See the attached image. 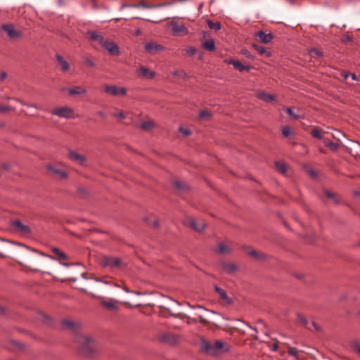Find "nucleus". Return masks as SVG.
Returning a JSON list of instances; mask_svg holds the SVG:
<instances>
[{
    "instance_id": "7c9ffc66",
    "label": "nucleus",
    "mask_w": 360,
    "mask_h": 360,
    "mask_svg": "<svg viewBox=\"0 0 360 360\" xmlns=\"http://www.w3.org/2000/svg\"><path fill=\"white\" fill-rule=\"evenodd\" d=\"M275 166L276 169L283 174H285L287 172V165L284 162H276Z\"/></svg>"
},
{
    "instance_id": "3c124183",
    "label": "nucleus",
    "mask_w": 360,
    "mask_h": 360,
    "mask_svg": "<svg viewBox=\"0 0 360 360\" xmlns=\"http://www.w3.org/2000/svg\"><path fill=\"white\" fill-rule=\"evenodd\" d=\"M353 348L354 351L360 356V345L359 343H354Z\"/></svg>"
},
{
    "instance_id": "09e8293b",
    "label": "nucleus",
    "mask_w": 360,
    "mask_h": 360,
    "mask_svg": "<svg viewBox=\"0 0 360 360\" xmlns=\"http://www.w3.org/2000/svg\"><path fill=\"white\" fill-rule=\"evenodd\" d=\"M179 131H181L184 136H188L191 134V131L189 129L183 127L179 128Z\"/></svg>"
},
{
    "instance_id": "0eeeda50",
    "label": "nucleus",
    "mask_w": 360,
    "mask_h": 360,
    "mask_svg": "<svg viewBox=\"0 0 360 360\" xmlns=\"http://www.w3.org/2000/svg\"><path fill=\"white\" fill-rule=\"evenodd\" d=\"M103 89L105 92L112 96H125L127 89L124 87H117L115 85H104Z\"/></svg>"
},
{
    "instance_id": "473e14b6",
    "label": "nucleus",
    "mask_w": 360,
    "mask_h": 360,
    "mask_svg": "<svg viewBox=\"0 0 360 360\" xmlns=\"http://www.w3.org/2000/svg\"><path fill=\"white\" fill-rule=\"evenodd\" d=\"M309 55L311 58H321L323 56V53L316 49H311L309 50Z\"/></svg>"
},
{
    "instance_id": "de8ad7c7",
    "label": "nucleus",
    "mask_w": 360,
    "mask_h": 360,
    "mask_svg": "<svg viewBox=\"0 0 360 360\" xmlns=\"http://www.w3.org/2000/svg\"><path fill=\"white\" fill-rule=\"evenodd\" d=\"M210 116V112L207 110H202L200 112V118L209 117Z\"/></svg>"
},
{
    "instance_id": "a878e982",
    "label": "nucleus",
    "mask_w": 360,
    "mask_h": 360,
    "mask_svg": "<svg viewBox=\"0 0 360 360\" xmlns=\"http://www.w3.org/2000/svg\"><path fill=\"white\" fill-rule=\"evenodd\" d=\"M215 291L219 294L220 298L228 303H231V300L226 295V292L224 290L220 288L219 287H215Z\"/></svg>"
},
{
    "instance_id": "49530a36",
    "label": "nucleus",
    "mask_w": 360,
    "mask_h": 360,
    "mask_svg": "<svg viewBox=\"0 0 360 360\" xmlns=\"http://www.w3.org/2000/svg\"><path fill=\"white\" fill-rule=\"evenodd\" d=\"M285 112H286L289 115L292 116V117H294L295 119H298V118H300V117H299L298 115H295V114L292 112V109H291L290 108H285Z\"/></svg>"
},
{
    "instance_id": "a211bd4d",
    "label": "nucleus",
    "mask_w": 360,
    "mask_h": 360,
    "mask_svg": "<svg viewBox=\"0 0 360 360\" xmlns=\"http://www.w3.org/2000/svg\"><path fill=\"white\" fill-rule=\"evenodd\" d=\"M256 36L258 37L261 42L264 44L269 43L274 38V36L271 33L266 34L263 31L258 32Z\"/></svg>"
},
{
    "instance_id": "423d86ee",
    "label": "nucleus",
    "mask_w": 360,
    "mask_h": 360,
    "mask_svg": "<svg viewBox=\"0 0 360 360\" xmlns=\"http://www.w3.org/2000/svg\"><path fill=\"white\" fill-rule=\"evenodd\" d=\"M1 30L5 32L8 37L12 39H15L20 37L22 33L19 30L15 28L13 24L8 23L1 26Z\"/></svg>"
},
{
    "instance_id": "cd10ccee",
    "label": "nucleus",
    "mask_w": 360,
    "mask_h": 360,
    "mask_svg": "<svg viewBox=\"0 0 360 360\" xmlns=\"http://www.w3.org/2000/svg\"><path fill=\"white\" fill-rule=\"evenodd\" d=\"M324 134V131L320 129H319L318 127H314L311 131V135L316 138V139H323V134Z\"/></svg>"
},
{
    "instance_id": "8fccbe9b",
    "label": "nucleus",
    "mask_w": 360,
    "mask_h": 360,
    "mask_svg": "<svg viewBox=\"0 0 360 360\" xmlns=\"http://www.w3.org/2000/svg\"><path fill=\"white\" fill-rule=\"evenodd\" d=\"M122 289H123L127 293H134V294H136V295H141V292H137V291H132V290H130L127 286L124 285L122 287Z\"/></svg>"
},
{
    "instance_id": "ddd939ff",
    "label": "nucleus",
    "mask_w": 360,
    "mask_h": 360,
    "mask_svg": "<svg viewBox=\"0 0 360 360\" xmlns=\"http://www.w3.org/2000/svg\"><path fill=\"white\" fill-rule=\"evenodd\" d=\"M224 62L229 65H232L235 69L239 70L240 72L243 71H249L251 69V66L244 65L239 60L234 59H226Z\"/></svg>"
},
{
    "instance_id": "ea45409f",
    "label": "nucleus",
    "mask_w": 360,
    "mask_h": 360,
    "mask_svg": "<svg viewBox=\"0 0 360 360\" xmlns=\"http://www.w3.org/2000/svg\"><path fill=\"white\" fill-rule=\"evenodd\" d=\"M153 124L151 122H144L141 123V127L144 130H149L153 127Z\"/></svg>"
},
{
    "instance_id": "6e6d98bb",
    "label": "nucleus",
    "mask_w": 360,
    "mask_h": 360,
    "mask_svg": "<svg viewBox=\"0 0 360 360\" xmlns=\"http://www.w3.org/2000/svg\"><path fill=\"white\" fill-rule=\"evenodd\" d=\"M269 347H271V349L274 352H276L278 350V344L277 343H274L272 344L271 345H269Z\"/></svg>"
},
{
    "instance_id": "c03bdc74",
    "label": "nucleus",
    "mask_w": 360,
    "mask_h": 360,
    "mask_svg": "<svg viewBox=\"0 0 360 360\" xmlns=\"http://www.w3.org/2000/svg\"><path fill=\"white\" fill-rule=\"evenodd\" d=\"M291 130L290 127L285 126L282 129V134L285 137H288L290 134Z\"/></svg>"
},
{
    "instance_id": "c85d7f7f",
    "label": "nucleus",
    "mask_w": 360,
    "mask_h": 360,
    "mask_svg": "<svg viewBox=\"0 0 360 360\" xmlns=\"http://www.w3.org/2000/svg\"><path fill=\"white\" fill-rule=\"evenodd\" d=\"M207 24L210 29L213 30L214 31H219V30H221V27L220 22L218 21L213 22L212 20H208L207 21Z\"/></svg>"
},
{
    "instance_id": "c9c22d12",
    "label": "nucleus",
    "mask_w": 360,
    "mask_h": 360,
    "mask_svg": "<svg viewBox=\"0 0 360 360\" xmlns=\"http://www.w3.org/2000/svg\"><path fill=\"white\" fill-rule=\"evenodd\" d=\"M15 108L9 106L0 104V112L5 113L8 111H14Z\"/></svg>"
},
{
    "instance_id": "338daca9",
    "label": "nucleus",
    "mask_w": 360,
    "mask_h": 360,
    "mask_svg": "<svg viewBox=\"0 0 360 360\" xmlns=\"http://www.w3.org/2000/svg\"><path fill=\"white\" fill-rule=\"evenodd\" d=\"M350 76L353 80H357V77L355 74H350Z\"/></svg>"
},
{
    "instance_id": "20e7f679",
    "label": "nucleus",
    "mask_w": 360,
    "mask_h": 360,
    "mask_svg": "<svg viewBox=\"0 0 360 360\" xmlns=\"http://www.w3.org/2000/svg\"><path fill=\"white\" fill-rule=\"evenodd\" d=\"M51 113L60 118L70 119L75 117L74 110L68 106L56 108L51 111Z\"/></svg>"
},
{
    "instance_id": "9b49d317",
    "label": "nucleus",
    "mask_w": 360,
    "mask_h": 360,
    "mask_svg": "<svg viewBox=\"0 0 360 360\" xmlns=\"http://www.w3.org/2000/svg\"><path fill=\"white\" fill-rule=\"evenodd\" d=\"M172 5L171 2H167L165 4H158L155 5H147L143 3L138 4H122L121 6V9H123L125 7H129V8H159L164 6H169Z\"/></svg>"
},
{
    "instance_id": "dca6fc26",
    "label": "nucleus",
    "mask_w": 360,
    "mask_h": 360,
    "mask_svg": "<svg viewBox=\"0 0 360 360\" xmlns=\"http://www.w3.org/2000/svg\"><path fill=\"white\" fill-rule=\"evenodd\" d=\"M100 299L101 303L103 307L109 310H116L118 309L117 303L118 301L114 299H111L110 300H105L102 297H98Z\"/></svg>"
},
{
    "instance_id": "5701e85b",
    "label": "nucleus",
    "mask_w": 360,
    "mask_h": 360,
    "mask_svg": "<svg viewBox=\"0 0 360 360\" xmlns=\"http://www.w3.org/2000/svg\"><path fill=\"white\" fill-rule=\"evenodd\" d=\"M258 98L267 103H270L276 99L274 95L268 94L264 92L259 93Z\"/></svg>"
},
{
    "instance_id": "39448f33",
    "label": "nucleus",
    "mask_w": 360,
    "mask_h": 360,
    "mask_svg": "<svg viewBox=\"0 0 360 360\" xmlns=\"http://www.w3.org/2000/svg\"><path fill=\"white\" fill-rule=\"evenodd\" d=\"M19 246H21L25 248V252H23V255L27 259V260L31 263L36 262V256L37 255H42L45 257H49L46 254H44L39 250H37L35 249L31 248L25 245H23L22 243H17Z\"/></svg>"
},
{
    "instance_id": "a18cd8bd",
    "label": "nucleus",
    "mask_w": 360,
    "mask_h": 360,
    "mask_svg": "<svg viewBox=\"0 0 360 360\" xmlns=\"http://www.w3.org/2000/svg\"><path fill=\"white\" fill-rule=\"evenodd\" d=\"M84 62L87 66L91 68H94L96 65L95 63L89 58H85Z\"/></svg>"
},
{
    "instance_id": "393cba45",
    "label": "nucleus",
    "mask_w": 360,
    "mask_h": 360,
    "mask_svg": "<svg viewBox=\"0 0 360 360\" xmlns=\"http://www.w3.org/2000/svg\"><path fill=\"white\" fill-rule=\"evenodd\" d=\"M202 47L207 51H214L215 50V44L214 40L208 39L203 42Z\"/></svg>"
},
{
    "instance_id": "bf43d9fd",
    "label": "nucleus",
    "mask_w": 360,
    "mask_h": 360,
    "mask_svg": "<svg viewBox=\"0 0 360 360\" xmlns=\"http://www.w3.org/2000/svg\"><path fill=\"white\" fill-rule=\"evenodd\" d=\"M309 174L312 177H316V174L315 171H314L313 169H309Z\"/></svg>"
},
{
    "instance_id": "4be33fe9",
    "label": "nucleus",
    "mask_w": 360,
    "mask_h": 360,
    "mask_svg": "<svg viewBox=\"0 0 360 360\" xmlns=\"http://www.w3.org/2000/svg\"><path fill=\"white\" fill-rule=\"evenodd\" d=\"M56 59L58 62V63L60 65V68L62 71L66 72L68 71L70 69V65L68 61H66L61 56L56 55Z\"/></svg>"
},
{
    "instance_id": "9d476101",
    "label": "nucleus",
    "mask_w": 360,
    "mask_h": 360,
    "mask_svg": "<svg viewBox=\"0 0 360 360\" xmlns=\"http://www.w3.org/2000/svg\"><path fill=\"white\" fill-rule=\"evenodd\" d=\"M170 26L172 32L176 34L186 36L188 34V30L184 24H179L175 21H172Z\"/></svg>"
},
{
    "instance_id": "f704fd0d",
    "label": "nucleus",
    "mask_w": 360,
    "mask_h": 360,
    "mask_svg": "<svg viewBox=\"0 0 360 360\" xmlns=\"http://www.w3.org/2000/svg\"><path fill=\"white\" fill-rule=\"evenodd\" d=\"M62 324L63 326L70 329H74L76 326L75 323L70 320H64L62 321Z\"/></svg>"
},
{
    "instance_id": "f8f14e48",
    "label": "nucleus",
    "mask_w": 360,
    "mask_h": 360,
    "mask_svg": "<svg viewBox=\"0 0 360 360\" xmlns=\"http://www.w3.org/2000/svg\"><path fill=\"white\" fill-rule=\"evenodd\" d=\"M145 51L149 54H155L163 50V46L153 41H150L144 45Z\"/></svg>"
},
{
    "instance_id": "79ce46f5",
    "label": "nucleus",
    "mask_w": 360,
    "mask_h": 360,
    "mask_svg": "<svg viewBox=\"0 0 360 360\" xmlns=\"http://www.w3.org/2000/svg\"><path fill=\"white\" fill-rule=\"evenodd\" d=\"M15 101H16L17 102L20 103L21 105H25V106H28V107H30V108H34L36 109H39V108L35 105V104H31V103H25L20 99H18V98H14Z\"/></svg>"
},
{
    "instance_id": "c756f323",
    "label": "nucleus",
    "mask_w": 360,
    "mask_h": 360,
    "mask_svg": "<svg viewBox=\"0 0 360 360\" xmlns=\"http://www.w3.org/2000/svg\"><path fill=\"white\" fill-rule=\"evenodd\" d=\"M254 49L261 55H266V56H270L271 53L266 51V48L259 45L253 44Z\"/></svg>"
},
{
    "instance_id": "7ed1b4c3",
    "label": "nucleus",
    "mask_w": 360,
    "mask_h": 360,
    "mask_svg": "<svg viewBox=\"0 0 360 360\" xmlns=\"http://www.w3.org/2000/svg\"><path fill=\"white\" fill-rule=\"evenodd\" d=\"M80 345L79 347V353L86 356H91L94 351V342L90 338L82 337L79 340Z\"/></svg>"
},
{
    "instance_id": "69168bd1",
    "label": "nucleus",
    "mask_w": 360,
    "mask_h": 360,
    "mask_svg": "<svg viewBox=\"0 0 360 360\" xmlns=\"http://www.w3.org/2000/svg\"><path fill=\"white\" fill-rule=\"evenodd\" d=\"M2 168H4V169H9V167L10 165L8 164H3L1 165Z\"/></svg>"
},
{
    "instance_id": "72a5a7b5",
    "label": "nucleus",
    "mask_w": 360,
    "mask_h": 360,
    "mask_svg": "<svg viewBox=\"0 0 360 360\" xmlns=\"http://www.w3.org/2000/svg\"><path fill=\"white\" fill-rule=\"evenodd\" d=\"M324 193L327 198L333 200L335 203L337 204L339 202V200L338 199V198L336 197V195L334 193L329 191H325Z\"/></svg>"
},
{
    "instance_id": "aec40b11",
    "label": "nucleus",
    "mask_w": 360,
    "mask_h": 360,
    "mask_svg": "<svg viewBox=\"0 0 360 360\" xmlns=\"http://www.w3.org/2000/svg\"><path fill=\"white\" fill-rule=\"evenodd\" d=\"M68 158L75 162H77L78 163L82 165L85 162V157L81 154L77 153L73 151H70L68 153Z\"/></svg>"
},
{
    "instance_id": "f03ea898",
    "label": "nucleus",
    "mask_w": 360,
    "mask_h": 360,
    "mask_svg": "<svg viewBox=\"0 0 360 360\" xmlns=\"http://www.w3.org/2000/svg\"><path fill=\"white\" fill-rule=\"evenodd\" d=\"M100 264L103 267H108L113 271L120 270L124 267V263L120 258L108 256H103L101 258Z\"/></svg>"
},
{
    "instance_id": "6e6552de",
    "label": "nucleus",
    "mask_w": 360,
    "mask_h": 360,
    "mask_svg": "<svg viewBox=\"0 0 360 360\" xmlns=\"http://www.w3.org/2000/svg\"><path fill=\"white\" fill-rule=\"evenodd\" d=\"M11 226L14 230L21 234H30L31 229L27 225L23 224L20 220H13L11 221Z\"/></svg>"
},
{
    "instance_id": "2f4dec72",
    "label": "nucleus",
    "mask_w": 360,
    "mask_h": 360,
    "mask_svg": "<svg viewBox=\"0 0 360 360\" xmlns=\"http://www.w3.org/2000/svg\"><path fill=\"white\" fill-rule=\"evenodd\" d=\"M231 252L230 248L224 243H220L218 246V252L220 254H227Z\"/></svg>"
},
{
    "instance_id": "37998d69",
    "label": "nucleus",
    "mask_w": 360,
    "mask_h": 360,
    "mask_svg": "<svg viewBox=\"0 0 360 360\" xmlns=\"http://www.w3.org/2000/svg\"><path fill=\"white\" fill-rule=\"evenodd\" d=\"M288 354L292 355V356L297 357L298 351L295 347H290L288 351Z\"/></svg>"
},
{
    "instance_id": "b1692460",
    "label": "nucleus",
    "mask_w": 360,
    "mask_h": 360,
    "mask_svg": "<svg viewBox=\"0 0 360 360\" xmlns=\"http://www.w3.org/2000/svg\"><path fill=\"white\" fill-rule=\"evenodd\" d=\"M223 270L228 274H233L237 269V266L232 263H224L222 265Z\"/></svg>"
},
{
    "instance_id": "6ab92c4d",
    "label": "nucleus",
    "mask_w": 360,
    "mask_h": 360,
    "mask_svg": "<svg viewBox=\"0 0 360 360\" xmlns=\"http://www.w3.org/2000/svg\"><path fill=\"white\" fill-rule=\"evenodd\" d=\"M46 168L49 171L52 172L53 174H57L58 176V177L61 179H67L68 176L67 172H65V171L60 170L59 169H57L56 167H55L53 165H47Z\"/></svg>"
},
{
    "instance_id": "603ef678",
    "label": "nucleus",
    "mask_w": 360,
    "mask_h": 360,
    "mask_svg": "<svg viewBox=\"0 0 360 360\" xmlns=\"http://www.w3.org/2000/svg\"><path fill=\"white\" fill-rule=\"evenodd\" d=\"M115 116L118 117V118H121V119H124L126 117V115L124 112L122 111H120L117 113L115 114Z\"/></svg>"
},
{
    "instance_id": "4c0bfd02",
    "label": "nucleus",
    "mask_w": 360,
    "mask_h": 360,
    "mask_svg": "<svg viewBox=\"0 0 360 360\" xmlns=\"http://www.w3.org/2000/svg\"><path fill=\"white\" fill-rule=\"evenodd\" d=\"M299 321L304 326H305L308 329L311 330L310 326H308V321L307 319L302 315H298Z\"/></svg>"
},
{
    "instance_id": "f3484780",
    "label": "nucleus",
    "mask_w": 360,
    "mask_h": 360,
    "mask_svg": "<svg viewBox=\"0 0 360 360\" xmlns=\"http://www.w3.org/2000/svg\"><path fill=\"white\" fill-rule=\"evenodd\" d=\"M189 226L193 228L196 231H201L205 227V224L202 220H197L195 219H192L189 221Z\"/></svg>"
},
{
    "instance_id": "58836bf2",
    "label": "nucleus",
    "mask_w": 360,
    "mask_h": 360,
    "mask_svg": "<svg viewBox=\"0 0 360 360\" xmlns=\"http://www.w3.org/2000/svg\"><path fill=\"white\" fill-rule=\"evenodd\" d=\"M324 144L326 146L333 148V149H336L338 148V144L333 143V141L327 140V139L324 140Z\"/></svg>"
},
{
    "instance_id": "052dcab7",
    "label": "nucleus",
    "mask_w": 360,
    "mask_h": 360,
    "mask_svg": "<svg viewBox=\"0 0 360 360\" xmlns=\"http://www.w3.org/2000/svg\"><path fill=\"white\" fill-rule=\"evenodd\" d=\"M311 326L314 328V329H315L316 330H319L318 325H317L315 322L311 321Z\"/></svg>"
},
{
    "instance_id": "bb28decb",
    "label": "nucleus",
    "mask_w": 360,
    "mask_h": 360,
    "mask_svg": "<svg viewBox=\"0 0 360 360\" xmlns=\"http://www.w3.org/2000/svg\"><path fill=\"white\" fill-rule=\"evenodd\" d=\"M52 252L58 257V259H61V260H67L68 259V256L66 255V254L65 252H63V251H61L60 250H59L58 248H53L52 249Z\"/></svg>"
},
{
    "instance_id": "774afa93",
    "label": "nucleus",
    "mask_w": 360,
    "mask_h": 360,
    "mask_svg": "<svg viewBox=\"0 0 360 360\" xmlns=\"http://www.w3.org/2000/svg\"><path fill=\"white\" fill-rule=\"evenodd\" d=\"M79 192L81 193H86L85 189L84 188H79Z\"/></svg>"
},
{
    "instance_id": "e433bc0d",
    "label": "nucleus",
    "mask_w": 360,
    "mask_h": 360,
    "mask_svg": "<svg viewBox=\"0 0 360 360\" xmlns=\"http://www.w3.org/2000/svg\"><path fill=\"white\" fill-rule=\"evenodd\" d=\"M248 255L254 257L256 259H259L264 257L262 255H259L257 252L253 250L248 251Z\"/></svg>"
},
{
    "instance_id": "f257e3e1",
    "label": "nucleus",
    "mask_w": 360,
    "mask_h": 360,
    "mask_svg": "<svg viewBox=\"0 0 360 360\" xmlns=\"http://www.w3.org/2000/svg\"><path fill=\"white\" fill-rule=\"evenodd\" d=\"M224 344L223 342L217 340L214 343H210L205 340L200 341V349L207 354L217 356L220 354V350L223 349Z\"/></svg>"
},
{
    "instance_id": "1a4fd4ad",
    "label": "nucleus",
    "mask_w": 360,
    "mask_h": 360,
    "mask_svg": "<svg viewBox=\"0 0 360 360\" xmlns=\"http://www.w3.org/2000/svg\"><path fill=\"white\" fill-rule=\"evenodd\" d=\"M102 46L112 56H119L120 54L119 46L112 41L105 39Z\"/></svg>"
},
{
    "instance_id": "5fc2aeb1",
    "label": "nucleus",
    "mask_w": 360,
    "mask_h": 360,
    "mask_svg": "<svg viewBox=\"0 0 360 360\" xmlns=\"http://www.w3.org/2000/svg\"><path fill=\"white\" fill-rule=\"evenodd\" d=\"M247 326L251 329L253 331H255V334H251V335L255 339V340H257L258 338L257 337L256 334L257 333V330L256 328H253L252 326H250L249 324H247Z\"/></svg>"
},
{
    "instance_id": "a19ab883",
    "label": "nucleus",
    "mask_w": 360,
    "mask_h": 360,
    "mask_svg": "<svg viewBox=\"0 0 360 360\" xmlns=\"http://www.w3.org/2000/svg\"><path fill=\"white\" fill-rule=\"evenodd\" d=\"M184 51L189 56H193L196 53V49L193 46H188Z\"/></svg>"
},
{
    "instance_id": "4d7b16f0",
    "label": "nucleus",
    "mask_w": 360,
    "mask_h": 360,
    "mask_svg": "<svg viewBox=\"0 0 360 360\" xmlns=\"http://www.w3.org/2000/svg\"><path fill=\"white\" fill-rule=\"evenodd\" d=\"M7 77V75L5 72L0 71V81L4 80Z\"/></svg>"
},
{
    "instance_id": "864d4df0",
    "label": "nucleus",
    "mask_w": 360,
    "mask_h": 360,
    "mask_svg": "<svg viewBox=\"0 0 360 360\" xmlns=\"http://www.w3.org/2000/svg\"><path fill=\"white\" fill-rule=\"evenodd\" d=\"M174 185L176 188H179V189H184V188H185L184 185L182 183L179 182V181H174Z\"/></svg>"
},
{
    "instance_id": "0e129e2a",
    "label": "nucleus",
    "mask_w": 360,
    "mask_h": 360,
    "mask_svg": "<svg viewBox=\"0 0 360 360\" xmlns=\"http://www.w3.org/2000/svg\"><path fill=\"white\" fill-rule=\"evenodd\" d=\"M342 75L344 77V78H345V79H347L349 77V76H350V74L347 73V72H343V73L342 74Z\"/></svg>"
},
{
    "instance_id": "e2e57ef3",
    "label": "nucleus",
    "mask_w": 360,
    "mask_h": 360,
    "mask_svg": "<svg viewBox=\"0 0 360 360\" xmlns=\"http://www.w3.org/2000/svg\"><path fill=\"white\" fill-rule=\"evenodd\" d=\"M343 41H352V38L349 36H346L344 39H343Z\"/></svg>"
},
{
    "instance_id": "13d9d810",
    "label": "nucleus",
    "mask_w": 360,
    "mask_h": 360,
    "mask_svg": "<svg viewBox=\"0 0 360 360\" xmlns=\"http://www.w3.org/2000/svg\"><path fill=\"white\" fill-rule=\"evenodd\" d=\"M198 317H199V321L200 323H206L207 322V320L205 319L202 315H199Z\"/></svg>"
},
{
    "instance_id": "2eb2a0df",
    "label": "nucleus",
    "mask_w": 360,
    "mask_h": 360,
    "mask_svg": "<svg viewBox=\"0 0 360 360\" xmlns=\"http://www.w3.org/2000/svg\"><path fill=\"white\" fill-rule=\"evenodd\" d=\"M86 34L92 41H95L101 46L105 41L104 37L96 31H88Z\"/></svg>"
},
{
    "instance_id": "4468645a",
    "label": "nucleus",
    "mask_w": 360,
    "mask_h": 360,
    "mask_svg": "<svg viewBox=\"0 0 360 360\" xmlns=\"http://www.w3.org/2000/svg\"><path fill=\"white\" fill-rule=\"evenodd\" d=\"M137 74L141 78L153 79L155 76L154 71L150 70L145 66H141L137 69Z\"/></svg>"
},
{
    "instance_id": "680f3d73",
    "label": "nucleus",
    "mask_w": 360,
    "mask_h": 360,
    "mask_svg": "<svg viewBox=\"0 0 360 360\" xmlns=\"http://www.w3.org/2000/svg\"><path fill=\"white\" fill-rule=\"evenodd\" d=\"M151 226L153 227H158L159 226L158 221L155 219Z\"/></svg>"
},
{
    "instance_id": "412c9836",
    "label": "nucleus",
    "mask_w": 360,
    "mask_h": 360,
    "mask_svg": "<svg viewBox=\"0 0 360 360\" xmlns=\"http://www.w3.org/2000/svg\"><path fill=\"white\" fill-rule=\"evenodd\" d=\"M86 93V89L80 86H75L68 89V94L71 96L82 95Z\"/></svg>"
}]
</instances>
